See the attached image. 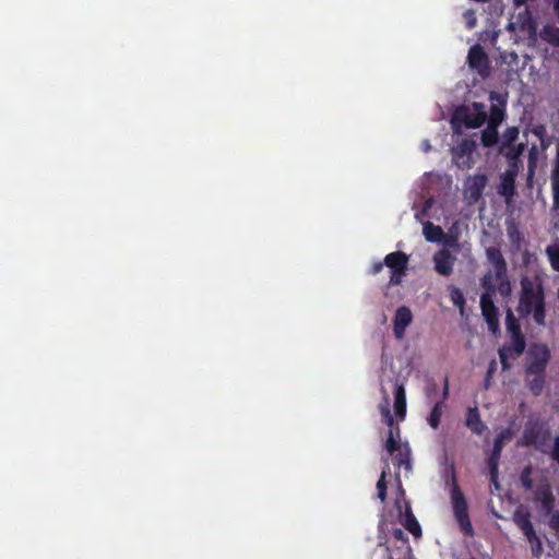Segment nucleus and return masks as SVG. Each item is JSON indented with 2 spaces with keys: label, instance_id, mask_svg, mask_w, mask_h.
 I'll list each match as a JSON object with an SVG mask.
<instances>
[{
  "label": "nucleus",
  "instance_id": "obj_1",
  "mask_svg": "<svg viewBox=\"0 0 559 559\" xmlns=\"http://www.w3.org/2000/svg\"><path fill=\"white\" fill-rule=\"evenodd\" d=\"M520 295L516 311L521 318L533 316L537 325L546 324V299L543 282L536 277L535 281L523 276L520 281Z\"/></svg>",
  "mask_w": 559,
  "mask_h": 559
},
{
  "label": "nucleus",
  "instance_id": "obj_2",
  "mask_svg": "<svg viewBox=\"0 0 559 559\" xmlns=\"http://www.w3.org/2000/svg\"><path fill=\"white\" fill-rule=\"evenodd\" d=\"M520 135V128L516 126L508 127L501 134L498 153L502 155L508 166H516L521 164V156L527 148L525 142L516 143Z\"/></svg>",
  "mask_w": 559,
  "mask_h": 559
},
{
  "label": "nucleus",
  "instance_id": "obj_3",
  "mask_svg": "<svg viewBox=\"0 0 559 559\" xmlns=\"http://www.w3.org/2000/svg\"><path fill=\"white\" fill-rule=\"evenodd\" d=\"M451 502L453 509V515L465 536L472 537L474 535V528L468 515V507L463 492L460 489L453 475V483L451 488Z\"/></svg>",
  "mask_w": 559,
  "mask_h": 559
},
{
  "label": "nucleus",
  "instance_id": "obj_4",
  "mask_svg": "<svg viewBox=\"0 0 559 559\" xmlns=\"http://www.w3.org/2000/svg\"><path fill=\"white\" fill-rule=\"evenodd\" d=\"M477 148V134L463 138L450 150L453 164L460 169H471L475 165V152Z\"/></svg>",
  "mask_w": 559,
  "mask_h": 559
},
{
  "label": "nucleus",
  "instance_id": "obj_5",
  "mask_svg": "<svg viewBox=\"0 0 559 559\" xmlns=\"http://www.w3.org/2000/svg\"><path fill=\"white\" fill-rule=\"evenodd\" d=\"M551 359L548 345L544 343L532 344L527 350L524 373H546Z\"/></svg>",
  "mask_w": 559,
  "mask_h": 559
},
{
  "label": "nucleus",
  "instance_id": "obj_6",
  "mask_svg": "<svg viewBox=\"0 0 559 559\" xmlns=\"http://www.w3.org/2000/svg\"><path fill=\"white\" fill-rule=\"evenodd\" d=\"M513 437L511 428H504L499 431L495 438L493 447L490 455L487 459V465L490 475V481L496 489L499 488L498 475H499V461L501 457L502 449L504 443L510 441Z\"/></svg>",
  "mask_w": 559,
  "mask_h": 559
},
{
  "label": "nucleus",
  "instance_id": "obj_7",
  "mask_svg": "<svg viewBox=\"0 0 559 559\" xmlns=\"http://www.w3.org/2000/svg\"><path fill=\"white\" fill-rule=\"evenodd\" d=\"M487 120V112L485 105L481 103H473V109L461 106L459 107L453 117V121L461 122L466 128L475 129L481 127Z\"/></svg>",
  "mask_w": 559,
  "mask_h": 559
},
{
  "label": "nucleus",
  "instance_id": "obj_8",
  "mask_svg": "<svg viewBox=\"0 0 559 559\" xmlns=\"http://www.w3.org/2000/svg\"><path fill=\"white\" fill-rule=\"evenodd\" d=\"M409 257L403 251H394L385 255L384 264L391 271L390 286L400 285L407 273Z\"/></svg>",
  "mask_w": 559,
  "mask_h": 559
},
{
  "label": "nucleus",
  "instance_id": "obj_9",
  "mask_svg": "<svg viewBox=\"0 0 559 559\" xmlns=\"http://www.w3.org/2000/svg\"><path fill=\"white\" fill-rule=\"evenodd\" d=\"M550 440V432L539 423H528L523 431L520 444L525 447H535L543 450V447Z\"/></svg>",
  "mask_w": 559,
  "mask_h": 559
},
{
  "label": "nucleus",
  "instance_id": "obj_10",
  "mask_svg": "<svg viewBox=\"0 0 559 559\" xmlns=\"http://www.w3.org/2000/svg\"><path fill=\"white\" fill-rule=\"evenodd\" d=\"M412 548L409 542L402 545H391L390 543H379L373 549L371 559H409Z\"/></svg>",
  "mask_w": 559,
  "mask_h": 559
},
{
  "label": "nucleus",
  "instance_id": "obj_11",
  "mask_svg": "<svg viewBox=\"0 0 559 559\" xmlns=\"http://www.w3.org/2000/svg\"><path fill=\"white\" fill-rule=\"evenodd\" d=\"M467 64L481 78H487L490 73L488 56L479 44H476L469 48L467 55Z\"/></svg>",
  "mask_w": 559,
  "mask_h": 559
},
{
  "label": "nucleus",
  "instance_id": "obj_12",
  "mask_svg": "<svg viewBox=\"0 0 559 559\" xmlns=\"http://www.w3.org/2000/svg\"><path fill=\"white\" fill-rule=\"evenodd\" d=\"M489 99L492 104L486 121H488V124L499 128L506 119L507 99L497 92H491Z\"/></svg>",
  "mask_w": 559,
  "mask_h": 559
},
{
  "label": "nucleus",
  "instance_id": "obj_13",
  "mask_svg": "<svg viewBox=\"0 0 559 559\" xmlns=\"http://www.w3.org/2000/svg\"><path fill=\"white\" fill-rule=\"evenodd\" d=\"M480 309L481 314L487 322L488 329L492 333H497L499 331V310L495 306L493 298H489V295H481Z\"/></svg>",
  "mask_w": 559,
  "mask_h": 559
},
{
  "label": "nucleus",
  "instance_id": "obj_14",
  "mask_svg": "<svg viewBox=\"0 0 559 559\" xmlns=\"http://www.w3.org/2000/svg\"><path fill=\"white\" fill-rule=\"evenodd\" d=\"M519 167L520 165L508 166V169L500 176L498 193L503 197L507 202L515 194V177L518 175Z\"/></svg>",
  "mask_w": 559,
  "mask_h": 559
},
{
  "label": "nucleus",
  "instance_id": "obj_15",
  "mask_svg": "<svg viewBox=\"0 0 559 559\" xmlns=\"http://www.w3.org/2000/svg\"><path fill=\"white\" fill-rule=\"evenodd\" d=\"M389 381L393 383L395 415L401 420H404L407 409L405 383L404 381H401L399 378H392Z\"/></svg>",
  "mask_w": 559,
  "mask_h": 559
},
{
  "label": "nucleus",
  "instance_id": "obj_16",
  "mask_svg": "<svg viewBox=\"0 0 559 559\" xmlns=\"http://www.w3.org/2000/svg\"><path fill=\"white\" fill-rule=\"evenodd\" d=\"M413 314L408 307L401 306L396 309L393 318V334L397 340L405 336L406 328L412 323Z\"/></svg>",
  "mask_w": 559,
  "mask_h": 559
},
{
  "label": "nucleus",
  "instance_id": "obj_17",
  "mask_svg": "<svg viewBox=\"0 0 559 559\" xmlns=\"http://www.w3.org/2000/svg\"><path fill=\"white\" fill-rule=\"evenodd\" d=\"M486 185L487 176L484 174H476L466 179L464 183V191L467 192L471 200L477 201L481 198Z\"/></svg>",
  "mask_w": 559,
  "mask_h": 559
},
{
  "label": "nucleus",
  "instance_id": "obj_18",
  "mask_svg": "<svg viewBox=\"0 0 559 559\" xmlns=\"http://www.w3.org/2000/svg\"><path fill=\"white\" fill-rule=\"evenodd\" d=\"M455 257L447 249L439 250L433 255L436 271L442 276H449L453 273Z\"/></svg>",
  "mask_w": 559,
  "mask_h": 559
},
{
  "label": "nucleus",
  "instance_id": "obj_19",
  "mask_svg": "<svg viewBox=\"0 0 559 559\" xmlns=\"http://www.w3.org/2000/svg\"><path fill=\"white\" fill-rule=\"evenodd\" d=\"M486 255L493 266L496 278H504L507 274V262L501 253V250L497 247H489L486 249Z\"/></svg>",
  "mask_w": 559,
  "mask_h": 559
},
{
  "label": "nucleus",
  "instance_id": "obj_20",
  "mask_svg": "<svg viewBox=\"0 0 559 559\" xmlns=\"http://www.w3.org/2000/svg\"><path fill=\"white\" fill-rule=\"evenodd\" d=\"M534 500L539 502L546 513H550L555 506V496L549 484L539 485L534 492Z\"/></svg>",
  "mask_w": 559,
  "mask_h": 559
},
{
  "label": "nucleus",
  "instance_id": "obj_21",
  "mask_svg": "<svg viewBox=\"0 0 559 559\" xmlns=\"http://www.w3.org/2000/svg\"><path fill=\"white\" fill-rule=\"evenodd\" d=\"M466 427L475 435L480 436L487 429L486 425L480 418L477 407H468L465 417Z\"/></svg>",
  "mask_w": 559,
  "mask_h": 559
},
{
  "label": "nucleus",
  "instance_id": "obj_22",
  "mask_svg": "<svg viewBox=\"0 0 559 559\" xmlns=\"http://www.w3.org/2000/svg\"><path fill=\"white\" fill-rule=\"evenodd\" d=\"M525 384L534 396L542 395L546 384V373H524Z\"/></svg>",
  "mask_w": 559,
  "mask_h": 559
},
{
  "label": "nucleus",
  "instance_id": "obj_23",
  "mask_svg": "<svg viewBox=\"0 0 559 559\" xmlns=\"http://www.w3.org/2000/svg\"><path fill=\"white\" fill-rule=\"evenodd\" d=\"M380 391L382 394V402L379 405V412L382 418V423L385 424L390 429H393L394 418L390 409V396L388 390L383 384H381Z\"/></svg>",
  "mask_w": 559,
  "mask_h": 559
},
{
  "label": "nucleus",
  "instance_id": "obj_24",
  "mask_svg": "<svg viewBox=\"0 0 559 559\" xmlns=\"http://www.w3.org/2000/svg\"><path fill=\"white\" fill-rule=\"evenodd\" d=\"M513 521L524 535L533 534V523L528 511L516 510L513 515Z\"/></svg>",
  "mask_w": 559,
  "mask_h": 559
},
{
  "label": "nucleus",
  "instance_id": "obj_25",
  "mask_svg": "<svg viewBox=\"0 0 559 559\" xmlns=\"http://www.w3.org/2000/svg\"><path fill=\"white\" fill-rule=\"evenodd\" d=\"M402 524L415 537L421 536L420 525L415 515L413 514L411 506L408 503H406L405 507V514Z\"/></svg>",
  "mask_w": 559,
  "mask_h": 559
},
{
  "label": "nucleus",
  "instance_id": "obj_26",
  "mask_svg": "<svg viewBox=\"0 0 559 559\" xmlns=\"http://www.w3.org/2000/svg\"><path fill=\"white\" fill-rule=\"evenodd\" d=\"M423 233L426 240L429 242H440L445 236L443 229L431 222L424 223Z\"/></svg>",
  "mask_w": 559,
  "mask_h": 559
},
{
  "label": "nucleus",
  "instance_id": "obj_27",
  "mask_svg": "<svg viewBox=\"0 0 559 559\" xmlns=\"http://www.w3.org/2000/svg\"><path fill=\"white\" fill-rule=\"evenodd\" d=\"M480 141L484 147H492L499 144L500 136L498 132V127L490 126L487 123V127L480 133Z\"/></svg>",
  "mask_w": 559,
  "mask_h": 559
},
{
  "label": "nucleus",
  "instance_id": "obj_28",
  "mask_svg": "<svg viewBox=\"0 0 559 559\" xmlns=\"http://www.w3.org/2000/svg\"><path fill=\"white\" fill-rule=\"evenodd\" d=\"M526 347V341L523 333L511 335V343L509 345H504L502 348H509L511 354L519 357L521 356Z\"/></svg>",
  "mask_w": 559,
  "mask_h": 559
},
{
  "label": "nucleus",
  "instance_id": "obj_29",
  "mask_svg": "<svg viewBox=\"0 0 559 559\" xmlns=\"http://www.w3.org/2000/svg\"><path fill=\"white\" fill-rule=\"evenodd\" d=\"M540 38L554 47H559V27L545 25L540 31Z\"/></svg>",
  "mask_w": 559,
  "mask_h": 559
},
{
  "label": "nucleus",
  "instance_id": "obj_30",
  "mask_svg": "<svg viewBox=\"0 0 559 559\" xmlns=\"http://www.w3.org/2000/svg\"><path fill=\"white\" fill-rule=\"evenodd\" d=\"M393 464L399 468L404 467L406 471H411V452L408 448L401 449L393 457Z\"/></svg>",
  "mask_w": 559,
  "mask_h": 559
},
{
  "label": "nucleus",
  "instance_id": "obj_31",
  "mask_svg": "<svg viewBox=\"0 0 559 559\" xmlns=\"http://www.w3.org/2000/svg\"><path fill=\"white\" fill-rule=\"evenodd\" d=\"M443 406H444L443 401H439L431 408V412L427 418V421L432 429H438L440 426V419H441V416L443 413Z\"/></svg>",
  "mask_w": 559,
  "mask_h": 559
},
{
  "label": "nucleus",
  "instance_id": "obj_32",
  "mask_svg": "<svg viewBox=\"0 0 559 559\" xmlns=\"http://www.w3.org/2000/svg\"><path fill=\"white\" fill-rule=\"evenodd\" d=\"M506 329H507L508 333L510 334V336L522 333L520 322L515 318V316L511 309H508L506 312Z\"/></svg>",
  "mask_w": 559,
  "mask_h": 559
},
{
  "label": "nucleus",
  "instance_id": "obj_33",
  "mask_svg": "<svg viewBox=\"0 0 559 559\" xmlns=\"http://www.w3.org/2000/svg\"><path fill=\"white\" fill-rule=\"evenodd\" d=\"M390 474V466L386 463L385 467L382 469L380 478L377 483V495L378 498L383 502L386 498V476Z\"/></svg>",
  "mask_w": 559,
  "mask_h": 559
},
{
  "label": "nucleus",
  "instance_id": "obj_34",
  "mask_svg": "<svg viewBox=\"0 0 559 559\" xmlns=\"http://www.w3.org/2000/svg\"><path fill=\"white\" fill-rule=\"evenodd\" d=\"M531 545V551L534 558H539L543 554V543L540 537L536 534L535 528L532 535H525Z\"/></svg>",
  "mask_w": 559,
  "mask_h": 559
},
{
  "label": "nucleus",
  "instance_id": "obj_35",
  "mask_svg": "<svg viewBox=\"0 0 559 559\" xmlns=\"http://www.w3.org/2000/svg\"><path fill=\"white\" fill-rule=\"evenodd\" d=\"M546 254L548 257L551 269L559 272V243L548 246L546 248Z\"/></svg>",
  "mask_w": 559,
  "mask_h": 559
},
{
  "label": "nucleus",
  "instance_id": "obj_36",
  "mask_svg": "<svg viewBox=\"0 0 559 559\" xmlns=\"http://www.w3.org/2000/svg\"><path fill=\"white\" fill-rule=\"evenodd\" d=\"M481 287L484 288V293L481 295H489V298H493L496 295V285L492 282V275L491 273H487L481 278Z\"/></svg>",
  "mask_w": 559,
  "mask_h": 559
},
{
  "label": "nucleus",
  "instance_id": "obj_37",
  "mask_svg": "<svg viewBox=\"0 0 559 559\" xmlns=\"http://www.w3.org/2000/svg\"><path fill=\"white\" fill-rule=\"evenodd\" d=\"M533 468L531 465L525 466L520 475V481L525 490L533 489V479H532Z\"/></svg>",
  "mask_w": 559,
  "mask_h": 559
},
{
  "label": "nucleus",
  "instance_id": "obj_38",
  "mask_svg": "<svg viewBox=\"0 0 559 559\" xmlns=\"http://www.w3.org/2000/svg\"><path fill=\"white\" fill-rule=\"evenodd\" d=\"M385 449L391 455L401 450L400 443L394 437L393 429H389Z\"/></svg>",
  "mask_w": 559,
  "mask_h": 559
},
{
  "label": "nucleus",
  "instance_id": "obj_39",
  "mask_svg": "<svg viewBox=\"0 0 559 559\" xmlns=\"http://www.w3.org/2000/svg\"><path fill=\"white\" fill-rule=\"evenodd\" d=\"M552 193H554V206L559 209V170L554 171L551 178Z\"/></svg>",
  "mask_w": 559,
  "mask_h": 559
},
{
  "label": "nucleus",
  "instance_id": "obj_40",
  "mask_svg": "<svg viewBox=\"0 0 559 559\" xmlns=\"http://www.w3.org/2000/svg\"><path fill=\"white\" fill-rule=\"evenodd\" d=\"M450 297L452 302L457 307H463L465 304V298L462 290L455 286H452L450 289Z\"/></svg>",
  "mask_w": 559,
  "mask_h": 559
},
{
  "label": "nucleus",
  "instance_id": "obj_41",
  "mask_svg": "<svg viewBox=\"0 0 559 559\" xmlns=\"http://www.w3.org/2000/svg\"><path fill=\"white\" fill-rule=\"evenodd\" d=\"M408 542V537L405 535L402 528H394L392 531V543L389 542L391 545H402V543Z\"/></svg>",
  "mask_w": 559,
  "mask_h": 559
},
{
  "label": "nucleus",
  "instance_id": "obj_42",
  "mask_svg": "<svg viewBox=\"0 0 559 559\" xmlns=\"http://www.w3.org/2000/svg\"><path fill=\"white\" fill-rule=\"evenodd\" d=\"M514 354H511L509 352V348H500L499 349V359L502 367V370H508L510 368L509 362V356H513Z\"/></svg>",
  "mask_w": 559,
  "mask_h": 559
},
{
  "label": "nucleus",
  "instance_id": "obj_43",
  "mask_svg": "<svg viewBox=\"0 0 559 559\" xmlns=\"http://www.w3.org/2000/svg\"><path fill=\"white\" fill-rule=\"evenodd\" d=\"M464 16H465V20H466V23H467V27L468 28L475 27V25H476L475 12L473 10H467L464 13Z\"/></svg>",
  "mask_w": 559,
  "mask_h": 559
},
{
  "label": "nucleus",
  "instance_id": "obj_44",
  "mask_svg": "<svg viewBox=\"0 0 559 559\" xmlns=\"http://www.w3.org/2000/svg\"><path fill=\"white\" fill-rule=\"evenodd\" d=\"M551 459L559 465V435L555 438Z\"/></svg>",
  "mask_w": 559,
  "mask_h": 559
},
{
  "label": "nucleus",
  "instance_id": "obj_45",
  "mask_svg": "<svg viewBox=\"0 0 559 559\" xmlns=\"http://www.w3.org/2000/svg\"><path fill=\"white\" fill-rule=\"evenodd\" d=\"M549 526L559 532V511H556L551 514L550 519H549Z\"/></svg>",
  "mask_w": 559,
  "mask_h": 559
},
{
  "label": "nucleus",
  "instance_id": "obj_46",
  "mask_svg": "<svg viewBox=\"0 0 559 559\" xmlns=\"http://www.w3.org/2000/svg\"><path fill=\"white\" fill-rule=\"evenodd\" d=\"M383 265H385L384 261L383 262H376V263H373L372 266H371V273L372 274L380 273L382 271V269H383Z\"/></svg>",
  "mask_w": 559,
  "mask_h": 559
},
{
  "label": "nucleus",
  "instance_id": "obj_47",
  "mask_svg": "<svg viewBox=\"0 0 559 559\" xmlns=\"http://www.w3.org/2000/svg\"><path fill=\"white\" fill-rule=\"evenodd\" d=\"M442 396H443V399L441 401H443V402L449 396V380H448V378L444 379Z\"/></svg>",
  "mask_w": 559,
  "mask_h": 559
},
{
  "label": "nucleus",
  "instance_id": "obj_48",
  "mask_svg": "<svg viewBox=\"0 0 559 559\" xmlns=\"http://www.w3.org/2000/svg\"><path fill=\"white\" fill-rule=\"evenodd\" d=\"M527 1L528 0H513V4H514V7L520 8V7L524 5V4H526Z\"/></svg>",
  "mask_w": 559,
  "mask_h": 559
},
{
  "label": "nucleus",
  "instance_id": "obj_49",
  "mask_svg": "<svg viewBox=\"0 0 559 559\" xmlns=\"http://www.w3.org/2000/svg\"><path fill=\"white\" fill-rule=\"evenodd\" d=\"M500 292L503 294V293H509L510 290V286H509V283H507L506 285L501 284L500 286Z\"/></svg>",
  "mask_w": 559,
  "mask_h": 559
},
{
  "label": "nucleus",
  "instance_id": "obj_50",
  "mask_svg": "<svg viewBox=\"0 0 559 559\" xmlns=\"http://www.w3.org/2000/svg\"><path fill=\"white\" fill-rule=\"evenodd\" d=\"M554 11H555L556 15L559 19V0L555 1V3H554Z\"/></svg>",
  "mask_w": 559,
  "mask_h": 559
},
{
  "label": "nucleus",
  "instance_id": "obj_51",
  "mask_svg": "<svg viewBox=\"0 0 559 559\" xmlns=\"http://www.w3.org/2000/svg\"><path fill=\"white\" fill-rule=\"evenodd\" d=\"M430 148H431V146H430L429 142H428V141H425V142L423 143V150H424V152H429V151H430Z\"/></svg>",
  "mask_w": 559,
  "mask_h": 559
},
{
  "label": "nucleus",
  "instance_id": "obj_52",
  "mask_svg": "<svg viewBox=\"0 0 559 559\" xmlns=\"http://www.w3.org/2000/svg\"><path fill=\"white\" fill-rule=\"evenodd\" d=\"M495 366H496V361L492 360L491 364H490L489 370H488V376L491 373V371L493 370Z\"/></svg>",
  "mask_w": 559,
  "mask_h": 559
},
{
  "label": "nucleus",
  "instance_id": "obj_53",
  "mask_svg": "<svg viewBox=\"0 0 559 559\" xmlns=\"http://www.w3.org/2000/svg\"><path fill=\"white\" fill-rule=\"evenodd\" d=\"M556 169L559 170V153H558V157H557V167H556Z\"/></svg>",
  "mask_w": 559,
  "mask_h": 559
},
{
  "label": "nucleus",
  "instance_id": "obj_54",
  "mask_svg": "<svg viewBox=\"0 0 559 559\" xmlns=\"http://www.w3.org/2000/svg\"><path fill=\"white\" fill-rule=\"evenodd\" d=\"M395 430H396V433H399V432H400V428H399V426H396V427H395Z\"/></svg>",
  "mask_w": 559,
  "mask_h": 559
}]
</instances>
